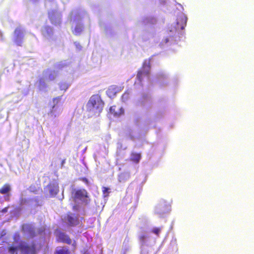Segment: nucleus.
<instances>
[{
	"mask_svg": "<svg viewBox=\"0 0 254 254\" xmlns=\"http://www.w3.org/2000/svg\"><path fill=\"white\" fill-rule=\"evenodd\" d=\"M13 243L7 248L10 254H17L20 251L21 254H36V244L33 242L30 244L21 240L18 232L15 233L13 236Z\"/></svg>",
	"mask_w": 254,
	"mask_h": 254,
	"instance_id": "nucleus-1",
	"label": "nucleus"
},
{
	"mask_svg": "<svg viewBox=\"0 0 254 254\" xmlns=\"http://www.w3.org/2000/svg\"><path fill=\"white\" fill-rule=\"evenodd\" d=\"M104 105V102L98 95H92L87 104L88 110L94 114L97 115H99L102 112Z\"/></svg>",
	"mask_w": 254,
	"mask_h": 254,
	"instance_id": "nucleus-2",
	"label": "nucleus"
},
{
	"mask_svg": "<svg viewBox=\"0 0 254 254\" xmlns=\"http://www.w3.org/2000/svg\"><path fill=\"white\" fill-rule=\"evenodd\" d=\"M150 68L149 61H145L142 67L138 71L136 76L137 79L139 83H141L145 78H149Z\"/></svg>",
	"mask_w": 254,
	"mask_h": 254,
	"instance_id": "nucleus-3",
	"label": "nucleus"
},
{
	"mask_svg": "<svg viewBox=\"0 0 254 254\" xmlns=\"http://www.w3.org/2000/svg\"><path fill=\"white\" fill-rule=\"evenodd\" d=\"M72 194L74 199L81 200L85 205L88 204L90 202L91 199L85 189L74 190L72 192Z\"/></svg>",
	"mask_w": 254,
	"mask_h": 254,
	"instance_id": "nucleus-4",
	"label": "nucleus"
},
{
	"mask_svg": "<svg viewBox=\"0 0 254 254\" xmlns=\"http://www.w3.org/2000/svg\"><path fill=\"white\" fill-rule=\"evenodd\" d=\"M187 22V17L184 14H180L177 18V22L176 25V30H182L186 26Z\"/></svg>",
	"mask_w": 254,
	"mask_h": 254,
	"instance_id": "nucleus-5",
	"label": "nucleus"
},
{
	"mask_svg": "<svg viewBox=\"0 0 254 254\" xmlns=\"http://www.w3.org/2000/svg\"><path fill=\"white\" fill-rule=\"evenodd\" d=\"M187 22V17L184 14H180L177 18V22L176 25V30H182L186 26Z\"/></svg>",
	"mask_w": 254,
	"mask_h": 254,
	"instance_id": "nucleus-6",
	"label": "nucleus"
},
{
	"mask_svg": "<svg viewBox=\"0 0 254 254\" xmlns=\"http://www.w3.org/2000/svg\"><path fill=\"white\" fill-rule=\"evenodd\" d=\"M64 221L70 226L77 225L79 223L78 218L70 213L65 216Z\"/></svg>",
	"mask_w": 254,
	"mask_h": 254,
	"instance_id": "nucleus-7",
	"label": "nucleus"
},
{
	"mask_svg": "<svg viewBox=\"0 0 254 254\" xmlns=\"http://www.w3.org/2000/svg\"><path fill=\"white\" fill-rule=\"evenodd\" d=\"M121 91L120 87L117 85L110 86L107 91V94L110 98H114L117 94Z\"/></svg>",
	"mask_w": 254,
	"mask_h": 254,
	"instance_id": "nucleus-8",
	"label": "nucleus"
},
{
	"mask_svg": "<svg viewBox=\"0 0 254 254\" xmlns=\"http://www.w3.org/2000/svg\"><path fill=\"white\" fill-rule=\"evenodd\" d=\"M58 240L59 242L64 243L68 245H70L72 243V241L69 237L63 232H61L59 234Z\"/></svg>",
	"mask_w": 254,
	"mask_h": 254,
	"instance_id": "nucleus-9",
	"label": "nucleus"
},
{
	"mask_svg": "<svg viewBox=\"0 0 254 254\" xmlns=\"http://www.w3.org/2000/svg\"><path fill=\"white\" fill-rule=\"evenodd\" d=\"M117 107L116 106H112L110 108V113L113 115L115 117H119L123 114L124 111L122 108L119 109V111L116 110Z\"/></svg>",
	"mask_w": 254,
	"mask_h": 254,
	"instance_id": "nucleus-10",
	"label": "nucleus"
},
{
	"mask_svg": "<svg viewBox=\"0 0 254 254\" xmlns=\"http://www.w3.org/2000/svg\"><path fill=\"white\" fill-rule=\"evenodd\" d=\"M141 157L140 153L132 152L130 154V160L137 164L139 162Z\"/></svg>",
	"mask_w": 254,
	"mask_h": 254,
	"instance_id": "nucleus-11",
	"label": "nucleus"
},
{
	"mask_svg": "<svg viewBox=\"0 0 254 254\" xmlns=\"http://www.w3.org/2000/svg\"><path fill=\"white\" fill-rule=\"evenodd\" d=\"M23 230L26 231L31 237H34L36 235L34 229L29 225L26 226L25 228L23 229Z\"/></svg>",
	"mask_w": 254,
	"mask_h": 254,
	"instance_id": "nucleus-12",
	"label": "nucleus"
},
{
	"mask_svg": "<svg viewBox=\"0 0 254 254\" xmlns=\"http://www.w3.org/2000/svg\"><path fill=\"white\" fill-rule=\"evenodd\" d=\"M10 190L11 188L10 185L8 184H5L0 189V193L2 194H6Z\"/></svg>",
	"mask_w": 254,
	"mask_h": 254,
	"instance_id": "nucleus-13",
	"label": "nucleus"
},
{
	"mask_svg": "<svg viewBox=\"0 0 254 254\" xmlns=\"http://www.w3.org/2000/svg\"><path fill=\"white\" fill-rule=\"evenodd\" d=\"M55 254H70V252L67 249L62 247L57 250L55 252Z\"/></svg>",
	"mask_w": 254,
	"mask_h": 254,
	"instance_id": "nucleus-14",
	"label": "nucleus"
},
{
	"mask_svg": "<svg viewBox=\"0 0 254 254\" xmlns=\"http://www.w3.org/2000/svg\"><path fill=\"white\" fill-rule=\"evenodd\" d=\"M57 76V74L54 71H51L48 75V80L49 81H54Z\"/></svg>",
	"mask_w": 254,
	"mask_h": 254,
	"instance_id": "nucleus-15",
	"label": "nucleus"
},
{
	"mask_svg": "<svg viewBox=\"0 0 254 254\" xmlns=\"http://www.w3.org/2000/svg\"><path fill=\"white\" fill-rule=\"evenodd\" d=\"M82 31V27L80 26L75 27L74 29V33L75 35L79 34Z\"/></svg>",
	"mask_w": 254,
	"mask_h": 254,
	"instance_id": "nucleus-16",
	"label": "nucleus"
},
{
	"mask_svg": "<svg viewBox=\"0 0 254 254\" xmlns=\"http://www.w3.org/2000/svg\"><path fill=\"white\" fill-rule=\"evenodd\" d=\"M160 231L161 229L159 228H155L152 230V232L157 236H159Z\"/></svg>",
	"mask_w": 254,
	"mask_h": 254,
	"instance_id": "nucleus-17",
	"label": "nucleus"
},
{
	"mask_svg": "<svg viewBox=\"0 0 254 254\" xmlns=\"http://www.w3.org/2000/svg\"><path fill=\"white\" fill-rule=\"evenodd\" d=\"M61 100V97H57L56 98H54L53 100V102L54 103V105L53 106V108L55 107V105L57 104Z\"/></svg>",
	"mask_w": 254,
	"mask_h": 254,
	"instance_id": "nucleus-18",
	"label": "nucleus"
},
{
	"mask_svg": "<svg viewBox=\"0 0 254 254\" xmlns=\"http://www.w3.org/2000/svg\"><path fill=\"white\" fill-rule=\"evenodd\" d=\"M60 87L61 90L65 91L67 89L68 86L65 83H61L60 85Z\"/></svg>",
	"mask_w": 254,
	"mask_h": 254,
	"instance_id": "nucleus-19",
	"label": "nucleus"
},
{
	"mask_svg": "<svg viewBox=\"0 0 254 254\" xmlns=\"http://www.w3.org/2000/svg\"><path fill=\"white\" fill-rule=\"evenodd\" d=\"M80 180L85 183L86 185H88L89 184V181L86 178L82 177L80 178Z\"/></svg>",
	"mask_w": 254,
	"mask_h": 254,
	"instance_id": "nucleus-20",
	"label": "nucleus"
},
{
	"mask_svg": "<svg viewBox=\"0 0 254 254\" xmlns=\"http://www.w3.org/2000/svg\"><path fill=\"white\" fill-rule=\"evenodd\" d=\"M108 190H109V189L108 188H106V187H103V192L104 194H105V193H107V195H106L105 196H107L108 195Z\"/></svg>",
	"mask_w": 254,
	"mask_h": 254,
	"instance_id": "nucleus-21",
	"label": "nucleus"
},
{
	"mask_svg": "<svg viewBox=\"0 0 254 254\" xmlns=\"http://www.w3.org/2000/svg\"><path fill=\"white\" fill-rule=\"evenodd\" d=\"M45 29L47 31V32H52L53 29L50 26H46L45 27Z\"/></svg>",
	"mask_w": 254,
	"mask_h": 254,
	"instance_id": "nucleus-22",
	"label": "nucleus"
},
{
	"mask_svg": "<svg viewBox=\"0 0 254 254\" xmlns=\"http://www.w3.org/2000/svg\"><path fill=\"white\" fill-rule=\"evenodd\" d=\"M8 208H9L8 206L5 207L4 208H3L1 211H0V212H1L2 213H5V212H7Z\"/></svg>",
	"mask_w": 254,
	"mask_h": 254,
	"instance_id": "nucleus-23",
	"label": "nucleus"
},
{
	"mask_svg": "<svg viewBox=\"0 0 254 254\" xmlns=\"http://www.w3.org/2000/svg\"><path fill=\"white\" fill-rule=\"evenodd\" d=\"M39 82H40V84L41 85H42L43 86H45V81L44 80V79L43 78H41L40 80H39Z\"/></svg>",
	"mask_w": 254,
	"mask_h": 254,
	"instance_id": "nucleus-24",
	"label": "nucleus"
},
{
	"mask_svg": "<svg viewBox=\"0 0 254 254\" xmlns=\"http://www.w3.org/2000/svg\"><path fill=\"white\" fill-rule=\"evenodd\" d=\"M72 245H73L74 247H75V246H76V242H75V241H74L73 243L72 244Z\"/></svg>",
	"mask_w": 254,
	"mask_h": 254,
	"instance_id": "nucleus-25",
	"label": "nucleus"
},
{
	"mask_svg": "<svg viewBox=\"0 0 254 254\" xmlns=\"http://www.w3.org/2000/svg\"><path fill=\"white\" fill-rule=\"evenodd\" d=\"M144 236H142L141 237V238H142V240L144 239Z\"/></svg>",
	"mask_w": 254,
	"mask_h": 254,
	"instance_id": "nucleus-26",
	"label": "nucleus"
},
{
	"mask_svg": "<svg viewBox=\"0 0 254 254\" xmlns=\"http://www.w3.org/2000/svg\"><path fill=\"white\" fill-rule=\"evenodd\" d=\"M7 201L9 200V198H7V199H6Z\"/></svg>",
	"mask_w": 254,
	"mask_h": 254,
	"instance_id": "nucleus-27",
	"label": "nucleus"
},
{
	"mask_svg": "<svg viewBox=\"0 0 254 254\" xmlns=\"http://www.w3.org/2000/svg\"><path fill=\"white\" fill-rule=\"evenodd\" d=\"M22 201H26V200H22Z\"/></svg>",
	"mask_w": 254,
	"mask_h": 254,
	"instance_id": "nucleus-28",
	"label": "nucleus"
}]
</instances>
